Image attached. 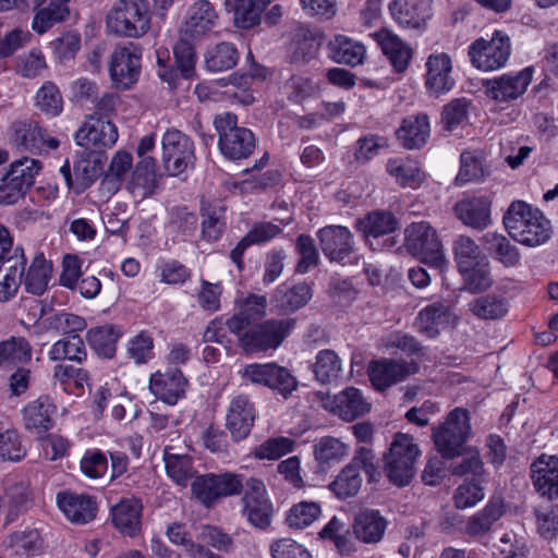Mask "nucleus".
<instances>
[{
    "label": "nucleus",
    "mask_w": 558,
    "mask_h": 558,
    "mask_svg": "<svg viewBox=\"0 0 558 558\" xmlns=\"http://www.w3.org/2000/svg\"><path fill=\"white\" fill-rule=\"evenodd\" d=\"M163 461L168 476L177 484L185 486L194 476L195 471L191 457L185 453L174 452L173 447H165Z\"/></svg>",
    "instance_id": "nucleus-46"
},
{
    "label": "nucleus",
    "mask_w": 558,
    "mask_h": 558,
    "mask_svg": "<svg viewBox=\"0 0 558 558\" xmlns=\"http://www.w3.org/2000/svg\"><path fill=\"white\" fill-rule=\"evenodd\" d=\"M118 140L116 125L96 114L89 116L84 124L77 130L75 141L77 145L86 149H100L111 147Z\"/></svg>",
    "instance_id": "nucleus-15"
},
{
    "label": "nucleus",
    "mask_w": 558,
    "mask_h": 558,
    "mask_svg": "<svg viewBox=\"0 0 558 558\" xmlns=\"http://www.w3.org/2000/svg\"><path fill=\"white\" fill-rule=\"evenodd\" d=\"M482 241L493 258L506 268L515 267L520 263L521 254L519 248L504 234L487 232L482 236Z\"/></svg>",
    "instance_id": "nucleus-40"
},
{
    "label": "nucleus",
    "mask_w": 558,
    "mask_h": 558,
    "mask_svg": "<svg viewBox=\"0 0 558 558\" xmlns=\"http://www.w3.org/2000/svg\"><path fill=\"white\" fill-rule=\"evenodd\" d=\"M149 0H118L106 16L107 29L120 37L140 38L150 27Z\"/></svg>",
    "instance_id": "nucleus-3"
},
{
    "label": "nucleus",
    "mask_w": 558,
    "mask_h": 558,
    "mask_svg": "<svg viewBox=\"0 0 558 558\" xmlns=\"http://www.w3.org/2000/svg\"><path fill=\"white\" fill-rule=\"evenodd\" d=\"M430 128L428 117L424 113L409 116L397 130V138L408 149L421 148L429 137Z\"/></svg>",
    "instance_id": "nucleus-36"
},
{
    "label": "nucleus",
    "mask_w": 558,
    "mask_h": 558,
    "mask_svg": "<svg viewBox=\"0 0 558 558\" xmlns=\"http://www.w3.org/2000/svg\"><path fill=\"white\" fill-rule=\"evenodd\" d=\"M533 69L525 68L517 73L504 74L488 80L485 84L487 95L497 101H509L524 94L532 81Z\"/></svg>",
    "instance_id": "nucleus-18"
},
{
    "label": "nucleus",
    "mask_w": 558,
    "mask_h": 558,
    "mask_svg": "<svg viewBox=\"0 0 558 558\" xmlns=\"http://www.w3.org/2000/svg\"><path fill=\"white\" fill-rule=\"evenodd\" d=\"M386 170L402 186L414 189L424 180L418 162L408 157L388 159Z\"/></svg>",
    "instance_id": "nucleus-45"
},
{
    "label": "nucleus",
    "mask_w": 558,
    "mask_h": 558,
    "mask_svg": "<svg viewBox=\"0 0 558 558\" xmlns=\"http://www.w3.org/2000/svg\"><path fill=\"white\" fill-rule=\"evenodd\" d=\"M202 234L204 239H220L226 228V207L220 202H202Z\"/></svg>",
    "instance_id": "nucleus-44"
},
{
    "label": "nucleus",
    "mask_w": 558,
    "mask_h": 558,
    "mask_svg": "<svg viewBox=\"0 0 558 558\" xmlns=\"http://www.w3.org/2000/svg\"><path fill=\"white\" fill-rule=\"evenodd\" d=\"M531 477L535 489L549 499L558 496V458L541 456L531 465Z\"/></svg>",
    "instance_id": "nucleus-24"
},
{
    "label": "nucleus",
    "mask_w": 558,
    "mask_h": 558,
    "mask_svg": "<svg viewBox=\"0 0 558 558\" xmlns=\"http://www.w3.org/2000/svg\"><path fill=\"white\" fill-rule=\"evenodd\" d=\"M504 513V499L500 496H493L483 510L469 518L465 525L466 534L470 536L486 534Z\"/></svg>",
    "instance_id": "nucleus-38"
},
{
    "label": "nucleus",
    "mask_w": 558,
    "mask_h": 558,
    "mask_svg": "<svg viewBox=\"0 0 558 558\" xmlns=\"http://www.w3.org/2000/svg\"><path fill=\"white\" fill-rule=\"evenodd\" d=\"M471 435L469 412L456 408L445 421L433 429V439L437 451L447 459L462 454L463 446Z\"/></svg>",
    "instance_id": "nucleus-5"
},
{
    "label": "nucleus",
    "mask_w": 558,
    "mask_h": 558,
    "mask_svg": "<svg viewBox=\"0 0 558 558\" xmlns=\"http://www.w3.org/2000/svg\"><path fill=\"white\" fill-rule=\"evenodd\" d=\"M295 252L299 260L295 265L296 274H306L319 263V253L312 236L300 234L295 240Z\"/></svg>",
    "instance_id": "nucleus-62"
},
{
    "label": "nucleus",
    "mask_w": 558,
    "mask_h": 558,
    "mask_svg": "<svg viewBox=\"0 0 558 558\" xmlns=\"http://www.w3.org/2000/svg\"><path fill=\"white\" fill-rule=\"evenodd\" d=\"M256 420V409L247 396H235L229 403L226 412V428L231 438L239 442L245 439Z\"/></svg>",
    "instance_id": "nucleus-16"
},
{
    "label": "nucleus",
    "mask_w": 558,
    "mask_h": 558,
    "mask_svg": "<svg viewBox=\"0 0 558 558\" xmlns=\"http://www.w3.org/2000/svg\"><path fill=\"white\" fill-rule=\"evenodd\" d=\"M26 258L16 257L8 264L7 271L0 277V302H8L15 296L22 283Z\"/></svg>",
    "instance_id": "nucleus-56"
},
{
    "label": "nucleus",
    "mask_w": 558,
    "mask_h": 558,
    "mask_svg": "<svg viewBox=\"0 0 558 558\" xmlns=\"http://www.w3.org/2000/svg\"><path fill=\"white\" fill-rule=\"evenodd\" d=\"M397 218L389 211L376 210L359 219L356 228L366 239L384 236L390 234L398 228Z\"/></svg>",
    "instance_id": "nucleus-43"
},
{
    "label": "nucleus",
    "mask_w": 558,
    "mask_h": 558,
    "mask_svg": "<svg viewBox=\"0 0 558 558\" xmlns=\"http://www.w3.org/2000/svg\"><path fill=\"white\" fill-rule=\"evenodd\" d=\"M281 232V228L270 221L256 222L251 230L238 242L230 253V258L239 269L243 267L244 252L252 245L264 244Z\"/></svg>",
    "instance_id": "nucleus-35"
},
{
    "label": "nucleus",
    "mask_w": 558,
    "mask_h": 558,
    "mask_svg": "<svg viewBox=\"0 0 558 558\" xmlns=\"http://www.w3.org/2000/svg\"><path fill=\"white\" fill-rule=\"evenodd\" d=\"M295 326V318H269L247 326L240 333L234 335L238 338L239 347L245 353H266L277 350Z\"/></svg>",
    "instance_id": "nucleus-2"
},
{
    "label": "nucleus",
    "mask_w": 558,
    "mask_h": 558,
    "mask_svg": "<svg viewBox=\"0 0 558 558\" xmlns=\"http://www.w3.org/2000/svg\"><path fill=\"white\" fill-rule=\"evenodd\" d=\"M272 0H235L234 20L239 27L251 28L260 23L265 9Z\"/></svg>",
    "instance_id": "nucleus-52"
},
{
    "label": "nucleus",
    "mask_w": 558,
    "mask_h": 558,
    "mask_svg": "<svg viewBox=\"0 0 558 558\" xmlns=\"http://www.w3.org/2000/svg\"><path fill=\"white\" fill-rule=\"evenodd\" d=\"M35 106L47 117H57L63 109V99L59 88L52 82H46L37 90Z\"/></svg>",
    "instance_id": "nucleus-57"
},
{
    "label": "nucleus",
    "mask_w": 558,
    "mask_h": 558,
    "mask_svg": "<svg viewBox=\"0 0 558 558\" xmlns=\"http://www.w3.org/2000/svg\"><path fill=\"white\" fill-rule=\"evenodd\" d=\"M456 216L468 227L484 230L490 222V203L484 197L465 198L454 205Z\"/></svg>",
    "instance_id": "nucleus-33"
},
{
    "label": "nucleus",
    "mask_w": 558,
    "mask_h": 558,
    "mask_svg": "<svg viewBox=\"0 0 558 558\" xmlns=\"http://www.w3.org/2000/svg\"><path fill=\"white\" fill-rule=\"evenodd\" d=\"M387 526L388 521L378 510L363 509L355 514L352 531L361 543L373 545L381 542Z\"/></svg>",
    "instance_id": "nucleus-21"
},
{
    "label": "nucleus",
    "mask_w": 558,
    "mask_h": 558,
    "mask_svg": "<svg viewBox=\"0 0 558 558\" xmlns=\"http://www.w3.org/2000/svg\"><path fill=\"white\" fill-rule=\"evenodd\" d=\"M41 169V162L34 158L23 157L11 163L7 178L26 192L34 185L35 178Z\"/></svg>",
    "instance_id": "nucleus-53"
},
{
    "label": "nucleus",
    "mask_w": 558,
    "mask_h": 558,
    "mask_svg": "<svg viewBox=\"0 0 558 558\" xmlns=\"http://www.w3.org/2000/svg\"><path fill=\"white\" fill-rule=\"evenodd\" d=\"M132 163L133 157L130 153L124 150L116 153L101 181V187L109 193L119 191L124 177L131 170Z\"/></svg>",
    "instance_id": "nucleus-49"
},
{
    "label": "nucleus",
    "mask_w": 558,
    "mask_h": 558,
    "mask_svg": "<svg viewBox=\"0 0 558 558\" xmlns=\"http://www.w3.org/2000/svg\"><path fill=\"white\" fill-rule=\"evenodd\" d=\"M451 316L449 307L436 302L421 310L416 318V326L421 333L433 339L450 324Z\"/></svg>",
    "instance_id": "nucleus-37"
},
{
    "label": "nucleus",
    "mask_w": 558,
    "mask_h": 558,
    "mask_svg": "<svg viewBox=\"0 0 558 558\" xmlns=\"http://www.w3.org/2000/svg\"><path fill=\"white\" fill-rule=\"evenodd\" d=\"M241 492L242 476L230 473L198 476L192 484L193 495L207 508L221 497L239 495Z\"/></svg>",
    "instance_id": "nucleus-11"
},
{
    "label": "nucleus",
    "mask_w": 558,
    "mask_h": 558,
    "mask_svg": "<svg viewBox=\"0 0 558 558\" xmlns=\"http://www.w3.org/2000/svg\"><path fill=\"white\" fill-rule=\"evenodd\" d=\"M317 238L323 253L331 262L344 263L353 253V234L347 227H324L317 231Z\"/></svg>",
    "instance_id": "nucleus-17"
},
{
    "label": "nucleus",
    "mask_w": 558,
    "mask_h": 558,
    "mask_svg": "<svg viewBox=\"0 0 558 558\" xmlns=\"http://www.w3.org/2000/svg\"><path fill=\"white\" fill-rule=\"evenodd\" d=\"M331 410L341 418L351 422L367 413L369 404L359 389L349 387L335 396Z\"/></svg>",
    "instance_id": "nucleus-39"
},
{
    "label": "nucleus",
    "mask_w": 558,
    "mask_h": 558,
    "mask_svg": "<svg viewBox=\"0 0 558 558\" xmlns=\"http://www.w3.org/2000/svg\"><path fill=\"white\" fill-rule=\"evenodd\" d=\"M242 514L256 529H267L272 519L274 508L267 496L264 482L256 477L242 481Z\"/></svg>",
    "instance_id": "nucleus-8"
},
{
    "label": "nucleus",
    "mask_w": 558,
    "mask_h": 558,
    "mask_svg": "<svg viewBox=\"0 0 558 558\" xmlns=\"http://www.w3.org/2000/svg\"><path fill=\"white\" fill-rule=\"evenodd\" d=\"M267 299L265 295L250 294L241 303L239 312L225 323L231 333H240L243 328L256 324L266 315Z\"/></svg>",
    "instance_id": "nucleus-30"
},
{
    "label": "nucleus",
    "mask_w": 558,
    "mask_h": 558,
    "mask_svg": "<svg viewBox=\"0 0 558 558\" xmlns=\"http://www.w3.org/2000/svg\"><path fill=\"white\" fill-rule=\"evenodd\" d=\"M52 274V265L43 254H37L27 271H24L22 283L26 292L34 295H41L48 288Z\"/></svg>",
    "instance_id": "nucleus-41"
},
{
    "label": "nucleus",
    "mask_w": 558,
    "mask_h": 558,
    "mask_svg": "<svg viewBox=\"0 0 558 558\" xmlns=\"http://www.w3.org/2000/svg\"><path fill=\"white\" fill-rule=\"evenodd\" d=\"M312 368L319 383L331 384L342 373V363L335 351L325 349L317 353Z\"/></svg>",
    "instance_id": "nucleus-50"
},
{
    "label": "nucleus",
    "mask_w": 558,
    "mask_h": 558,
    "mask_svg": "<svg viewBox=\"0 0 558 558\" xmlns=\"http://www.w3.org/2000/svg\"><path fill=\"white\" fill-rule=\"evenodd\" d=\"M426 68L425 85L430 93L439 95L453 87L451 59L447 53L430 54L427 58Z\"/></svg>",
    "instance_id": "nucleus-29"
},
{
    "label": "nucleus",
    "mask_w": 558,
    "mask_h": 558,
    "mask_svg": "<svg viewBox=\"0 0 558 558\" xmlns=\"http://www.w3.org/2000/svg\"><path fill=\"white\" fill-rule=\"evenodd\" d=\"M70 0H34L33 29L44 34L53 25L64 22L70 15Z\"/></svg>",
    "instance_id": "nucleus-27"
},
{
    "label": "nucleus",
    "mask_w": 558,
    "mask_h": 558,
    "mask_svg": "<svg viewBox=\"0 0 558 558\" xmlns=\"http://www.w3.org/2000/svg\"><path fill=\"white\" fill-rule=\"evenodd\" d=\"M389 10L400 25L418 28L432 16V0H393Z\"/></svg>",
    "instance_id": "nucleus-23"
},
{
    "label": "nucleus",
    "mask_w": 558,
    "mask_h": 558,
    "mask_svg": "<svg viewBox=\"0 0 558 558\" xmlns=\"http://www.w3.org/2000/svg\"><path fill=\"white\" fill-rule=\"evenodd\" d=\"M26 456L21 436L15 428L0 420V459L17 462Z\"/></svg>",
    "instance_id": "nucleus-54"
},
{
    "label": "nucleus",
    "mask_w": 558,
    "mask_h": 558,
    "mask_svg": "<svg viewBox=\"0 0 558 558\" xmlns=\"http://www.w3.org/2000/svg\"><path fill=\"white\" fill-rule=\"evenodd\" d=\"M157 187L156 161L151 157H144L137 162L126 189L135 198L144 199L151 196Z\"/></svg>",
    "instance_id": "nucleus-34"
},
{
    "label": "nucleus",
    "mask_w": 558,
    "mask_h": 558,
    "mask_svg": "<svg viewBox=\"0 0 558 558\" xmlns=\"http://www.w3.org/2000/svg\"><path fill=\"white\" fill-rule=\"evenodd\" d=\"M161 147L163 167L170 175H179L193 166V143L181 131L167 130L161 140Z\"/></svg>",
    "instance_id": "nucleus-10"
},
{
    "label": "nucleus",
    "mask_w": 558,
    "mask_h": 558,
    "mask_svg": "<svg viewBox=\"0 0 558 558\" xmlns=\"http://www.w3.org/2000/svg\"><path fill=\"white\" fill-rule=\"evenodd\" d=\"M143 504L136 497L122 498L111 508L112 523L125 536L134 537L141 532Z\"/></svg>",
    "instance_id": "nucleus-22"
},
{
    "label": "nucleus",
    "mask_w": 558,
    "mask_h": 558,
    "mask_svg": "<svg viewBox=\"0 0 558 558\" xmlns=\"http://www.w3.org/2000/svg\"><path fill=\"white\" fill-rule=\"evenodd\" d=\"M9 546L15 555L35 556L43 546V541L36 529L16 531L9 536Z\"/></svg>",
    "instance_id": "nucleus-60"
},
{
    "label": "nucleus",
    "mask_w": 558,
    "mask_h": 558,
    "mask_svg": "<svg viewBox=\"0 0 558 558\" xmlns=\"http://www.w3.org/2000/svg\"><path fill=\"white\" fill-rule=\"evenodd\" d=\"M218 13L208 0H197L190 5L181 32L191 38H198L217 25Z\"/></svg>",
    "instance_id": "nucleus-19"
},
{
    "label": "nucleus",
    "mask_w": 558,
    "mask_h": 558,
    "mask_svg": "<svg viewBox=\"0 0 558 558\" xmlns=\"http://www.w3.org/2000/svg\"><path fill=\"white\" fill-rule=\"evenodd\" d=\"M295 442L289 437H270L253 450V456L259 460H278L294 450Z\"/></svg>",
    "instance_id": "nucleus-63"
},
{
    "label": "nucleus",
    "mask_w": 558,
    "mask_h": 558,
    "mask_svg": "<svg viewBox=\"0 0 558 558\" xmlns=\"http://www.w3.org/2000/svg\"><path fill=\"white\" fill-rule=\"evenodd\" d=\"M510 39L501 32H495L490 39L480 38L469 49L473 65L480 70L493 71L505 65L510 56Z\"/></svg>",
    "instance_id": "nucleus-12"
},
{
    "label": "nucleus",
    "mask_w": 558,
    "mask_h": 558,
    "mask_svg": "<svg viewBox=\"0 0 558 558\" xmlns=\"http://www.w3.org/2000/svg\"><path fill=\"white\" fill-rule=\"evenodd\" d=\"M86 355L85 343L78 335H71L58 340L49 351V357L52 361L68 359L81 363Z\"/></svg>",
    "instance_id": "nucleus-55"
},
{
    "label": "nucleus",
    "mask_w": 558,
    "mask_h": 558,
    "mask_svg": "<svg viewBox=\"0 0 558 558\" xmlns=\"http://www.w3.org/2000/svg\"><path fill=\"white\" fill-rule=\"evenodd\" d=\"M186 380L180 369H171L150 377L149 389L161 401L173 405L184 395Z\"/></svg>",
    "instance_id": "nucleus-31"
},
{
    "label": "nucleus",
    "mask_w": 558,
    "mask_h": 558,
    "mask_svg": "<svg viewBox=\"0 0 558 558\" xmlns=\"http://www.w3.org/2000/svg\"><path fill=\"white\" fill-rule=\"evenodd\" d=\"M215 128L219 133L218 145L222 155L230 160L247 158L255 148V136L246 128L238 125L235 114L225 112L214 120Z\"/></svg>",
    "instance_id": "nucleus-6"
},
{
    "label": "nucleus",
    "mask_w": 558,
    "mask_h": 558,
    "mask_svg": "<svg viewBox=\"0 0 558 558\" xmlns=\"http://www.w3.org/2000/svg\"><path fill=\"white\" fill-rule=\"evenodd\" d=\"M32 359V345L24 337H10L0 342V367L9 368L27 363Z\"/></svg>",
    "instance_id": "nucleus-47"
},
{
    "label": "nucleus",
    "mask_w": 558,
    "mask_h": 558,
    "mask_svg": "<svg viewBox=\"0 0 558 558\" xmlns=\"http://www.w3.org/2000/svg\"><path fill=\"white\" fill-rule=\"evenodd\" d=\"M362 482L360 472L354 471L351 466H344L329 484V488L338 498L347 499L360 492Z\"/></svg>",
    "instance_id": "nucleus-58"
},
{
    "label": "nucleus",
    "mask_w": 558,
    "mask_h": 558,
    "mask_svg": "<svg viewBox=\"0 0 558 558\" xmlns=\"http://www.w3.org/2000/svg\"><path fill=\"white\" fill-rule=\"evenodd\" d=\"M404 234L405 247L413 256L437 269L446 265L442 243L429 222H412L407 227Z\"/></svg>",
    "instance_id": "nucleus-7"
},
{
    "label": "nucleus",
    "mask_w": 558,
    "mask_h": 558,
    "mask_svg": "<svg viewBox=\"0 0 558 558\" xmlns=\"http://www.w3.org/2000/svg\"><path fill=\"white\" fill-rule=\"evenodd\" d=\"M58 506L73 523L85 524L96 517V501L88 495L64 492L58 494Z\"/></svg>",
    "instance_id": "nucleus-26"
},
{
    "label": "nucleus",
    "mask_w": 558,
    "mask_h": 558,
    "mask_svg": "<svg viewBox=\"0 0 558 558\" xmlns=\"http://www.w3.org/2000/svg\"><path fill=\"white\" fill-rule=\"evenodd\" d=\"M418 372L417 363L404 360L380 359L368 365V376L377 390H385Z\"/></svg>",
    "instance_id": "nucleus-14"
},
{
    "label": "nucleus",
    "mask_w": 558,
    "mask_h": 558,
    "mask_svg": "<svg viewBox=\"0 0 558 558\" xmlns=\"http://www.w3.org/2000/svg\"><path fill=\"white\" fill-rule=\"evenodd\" d=\"M509 307L508 299L495 293L478 296L469 303L470 312L483 320L501 319L508 314Z\"/></svg>",
    "instance_id": "nucleus-42"
},
{
    "label": "nucleus",
    "mask_w": 558,
    "mask_h": 558,
    "mask_svg": "<svg viewBox=\"0 0 558 558\" xmlns=\"http://www.w3.org/2000/svg\"><path fill=\"white\" fill-rule=\"evenodd\" d=\"M141 60L142 48L134 43L119 45L114 48L109 71L116 87L128 89L137 82L142 68Z\"/></svg>",
    "instance_id": "nucleus-9"
},
{
    "label": "nucleus",
    "mask_w": 558,
    "mask_h": 558,
    "mask_svg": "<svg viewBox=\"0 0 558 558\" xmlns=\"http://www.w3.org/2000/svg\"><path fill=\"white\" fill-rule=\"evenodd\" d=\"M502 222L511 239L525 246L542 245L551 235V223L543 211L523 201L510 204Z\"/></svg>",
    "instance_id": "nucleus-1"
},
{
    "label": "nucleus",
    "mask_w": 558,
    "mask_h": 558,
    "mask_svg": "<svg viewBox=\"0 0 558 558\" xmlns=\"http://www.w3.org/2000/svg\"><path fill=\"white\" fill-rule=\"evenodd\" d=\"M322 513V508L315 501H301L288 511L286 522L292 529H305L315 522Z\"/></svg>",
    "instance_id": "nucleus-59"
},
{
    "label": "nucleus",
    "mask_w": 558,
    "mask_h": 558,
    "mask_svg": "<svg viewBox=\"0 0 558 558\" xmlns=\"http://www.w3.org/2000/svg\"><path fill=\"white\" fill-rule=\"evenodd\" d=\"M328 57L336 63L356 66L366 58L365 46L345 35H336L327 44Z\"/></svg>",
    "instance_id": "nucleus-32"
},
{
    "label": "nucleus",
    "mask_w": 558,
    "mask_h": 558,
    "mask_svg": "<svg viewBox=\"0 0 558 558\" xmlns=\"http://www.w3.org/2000/svg\"><path fill=\"white\" fill-rule=\"evenodd\" d=\"M56 405L49 396H40L22 409L24 427L34 434L43 435L53 427Z\"/></svg>",
    "instance_id": "nucleus-20"
},
{
    "label": "nucleus",
    "mask_w": 558,
    "mask_h": 558,
    "mask_svg": "<svg viewBox=\"0 0 558 558\" xmlns=\"http://www.w3.org/2000/svg\"><path fill=\"white\" fill-rule=\"evenodd\" d=\"M239 59V53L233 44L220 43L206 58V66L209 71L220 72L232 69Z\"/></svg>",
    "instance_id": "nucleus-61"
},
{
    "label": "nucleus",
    "mask_w": 558,
    "mask_h": 558,
    "mask_svg": "<svg viewBox=\"0 0 558 558\" xmlns=\"http://www.w3.org/2000/svg\"><path fill=\"white\" fill-rule=\"evenodd\" d=\"M121 330L117 326L106 325L87 331V341L98 355L110 359L114 355Z\"/></svg>",
    "instance_id": "nucleus-48"
},
{
    "label": "nucleus",
    "mask_w": 558,
    "mask_h": 558,
    "mask_svg": "<svg viewBox=\"0 0 558 558\" xmlns=\"http://www.w3.org/2000/svg\"><path fill=\"white\" fill-rule=\"evenodd\" d=\"M372 37L380 47L383 53L389 59L396 72H403L412 59V49L397 35L387 28H381L372 34Z\"/></svg>",
    "instance_id": "nucleus-28"
},
{
    "label": "nucleus",
    "mask_w": 558,
    "mask_h": 558,
    "mask_svg": "<svg viewBox=\"0 0 558 558\" xmlns=\"http://www.w3.org/2000/svg\"><path fill=\"white\" fill-rule=\"evenodd\" d=\"M420 449L409 434L397 433L385 454V472L390 482L398 486L408 485L415 474V462Z\"/></svg>",
    "instance_id": "nucleus-4"
},
{
    "label": "nucleus",
    "mask_w": 558,
    "mask_h": 558,
    "mask_svg": "<svg viewBox=\"0 0 558 558\" xmlns=\"http://www.w3.org/2000/svg\"><path fill=\"white\" fill-rule=\"evenodd\" d=\"M349 452L348 446L340 439L326 436L314 445V456L322 466H331L341 462Z\"/></svg>",
    "instance_id": "nucleus-51"
},
{
    "label": "nucleus",
    "mask_w": 558,
    "mask_h": 558,
    "mask_svg": "<svg viewBox=\"0 0 558 558\" xmlns=\"http://www.w3.org/2000/svg\"><path fill=\"white\" fill-rule=\"evenodd\" d=\"M12 130L11 144L21 153L37 155L59 146V141L49 136L36 122L19 121L13 123Z\"/></svg>",
    "instance_id": "nucleus-13"
},
{
    "label": "nucleus",
    "mask_w": 558,
    "mask_h": 558,
    "mask_svg": "<svg viewBox=\"0 0 558 558\" xmlns=\"http://www.w3.org/2000/svg\"><path fill=\"white\" fill-rule=\"evenodd\" d=\"M453 253L459 271L468 270L469 267L477 264L482 255L480 246L466 235L457 236L453 243Z\"/></svg>",
    "instance_id": "nucleus-64"
},
{
    "label": "nucleus",
    "mask_w": 558,
    "mask_h": 558,
    "mask_svg": "<svg viewBox=\"0 0 558 558\" xmlns=\"http://www.w3.org/2000/svg\"><path fill=\"white\" fill-rule=\"evenodd\" d=\"M312 296V287L306 282L281 284L275 290L272 304L278 314L289 315L304 307Z\"/></svg>",
    "instance_id": "nucleus-25"
}]
</instances>
